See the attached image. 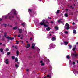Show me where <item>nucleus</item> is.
Instances as JSON below:
<instances>
[{"label":"nucleus","mask_w":78,"mask_h":78,"mask_svg":"<svg viewBox=\"0 0 78 78\" xmlns=\"http://www.w3.org/2000/svg\"><path fill=\"white\" fill-rule=\"evenodd\" d=\"M12 18H13V17H14V16H12Z\"/></svg>","instance_id":"64"},{"label":"nucleus","mask_w":78,"mask_h":78,"mask_svg":"<svg viewBox=\"0 0 78 78\" xmlns=\"http://www.w3.org/2000/svg\"><path fill=\"white\" fill-rule=\"evenodd\" d=\"M74 6H75V4H74Z\"/></svg>","instance_id":"60"},{"label":"nucleus","mask_w":78,"mask_h":78,"mask_svg":"<svg viewBox=\"0 0 78 78\" xmlns=\"http://www.w3.org/2000/svg\"><path fill=\"white\" fill-rule=\"evenodd\" d=\"M15 48H17V46H16L15 47Z\"/></svg>","instance_id":"37"},{"label":"nucleus","mask_w":78,"mask_h":78,"mask_svg":"<svg viewBox=\"0 0 78 78\" xmlns=\"http://www.w3.org/2000/svg\"><path fill=\"white\" fill-rule=\"evenodd\" d=\"M34 46H35V44H33L32 46V48L34 49Z\"/></svg>","instance_id":"10"},{"label":"nucleus","mask_w":78,"mask_h":78,"mask_svg":"<svg viewBox=\"0 0 78 78\" xmlns=\"http://www.w3.org/2000/svg\"><path fill=\"white\" fill-rule=\"evenodd\" d=\"M30 47V44H27L26 46V48H29Z\"/></svg>","instance_id":"9"},{"label":"nucleus","mask_w":78,"mask_h":78,"mask_svg":"<svg viewBox=\"0 0 78 78\" xmlns=\"http://www.w3.org/2000/svg\"><path fill=\"white\" fill-rule=\"evenodd\" d=\"M3 49H0V51H1V52H2V51H3Z\"/></svg>","instance_id":"27"},{"label":"nucleus","mask_w":78,"mask_h":78,"mask_svg":"<svg viewBox=\"0 0 78 78\" xmlns=\"http://www.w3.org/2000/svg\"><path fill=\"white\" fill-rule=\"evenodd\" d=\"M7 55H10V52H7Z\"/></svg>","instance_id":"29"},{"label":"nucleus","mask_w":78,"mask_h":78,"mask_svg":"<svg viewBox=\"0 0 78 78\" xmlns=\"http://www.w3.org/2000/svg\"><path fill=\"white\" fill-rule=\"evenodd\" d=\"M65 10H66V11H68V9H66Z\"/></svg>","instance_id":"48"},{"label":"nucleus","mask_w":78,"mask_h":78,"mask_svg":"<svg viewBox=\"0 0 78 78\" xmlns=\"http://www.w3.org/2000/svg\"><path fill=\"white\" fill-rule=\"evenodd\" d=\"M1 20H2V19H1V18H0V21H1Z\"/></svg>","instance_id":"53"},{"label":"nucleus","mask_w":78,"mask_h":78,"mask_svg":"<svg viewBox=\"0 0 78 78\" xmlns=\"http://www.w3.org/2000/svg\"><path fill=\"white\" fill-rule=\"evenodd\" d=\"M5 62L6 63V64H8V63H9V60L8 59H6L5 61Z\"/></svg>","instance_id":"6"},{"label":"nucleus","mask_w":78,"mask_h":78,"mask_svg":"<svg viewBox=\"0 0 78 78\" xmlns=\"http://www.w3.org/2000/svg\"><path fill=\"white\" fill-rule=\"evenodd\" d=\"M69 48L71 49V48H72V46H71V45H69Z\"/></svg>","instance_id":"36"},{"label":"nucleus","mask_w":78,"mask_h":78,"mask_svg":"<svg viewBox=\"0 0 78 78\" xmlns=\"http://www.w3.org/2000/svg\"><path fill=\"white\" fill-rule=\"evenodd\" d=\"M67 59H69V58H70V57L69 56H67Z\"/></svg>","instance_id":"25"},{"label":"nucleus","mask_w":78,"mask_h":78,"mask_svg":"<svg viewBox=\"0 0 78 78\" xmlns=\"http://www.w3.org/2000/svg\"><path fill=\"white\" fill-rule=\"evenodd\" d=\"M73 33H74L75 34H76V30H74L73 31Z\"/></svg>","instance_id":"12"},{"label":"nucleus","mask_w":78,"mask_h":78,"mask_svg":"<svg viewBox=\"0 0 78 78\" xmlns=\"http://www.w3.org/2000/svg\"><path fill=\"white\" fill-rule=\"evenodd\" d=\"M70 8H71L72 9H73V8H74V7H72V6H70Z\"/></svg>","instance_id":"34"},{"label":"nucleus","mask_w":78,"mask_h":78,"mask_svg":"<svg viewBox=\"0 0 78 78\" xmlns=\"http://www.w3.org/2000/svg\"><path fill=\"white\" fill-rule=\"evenodd\" d=\"M58 23H59L61 22V20H58Z\"/></svg>","instance_id":"32"},{"label":"nucleus","mask_w":78,"mask_h":78,"mask_svg":"<svg viewBox=\"0 0 78 78\" xmlns=\"http://www.w3.org/2000/svg\"><path fill=\"white\" fill-rule=\"evenodd\" d=\"M19 51L18 50H17V52H16V53L17 55V56H19Z\"/></svg>","instance_id":"15"},{"label":"nucleus","mask_w":78,"mask_h":78,"mask_svg":"<svg viewBox=\"0 0 78 78\" xmlns=\"http://www.w3.org/2000/svg\"><path fill=\"white\" fill-rule=\"evenodd\" d=\"M18 30L20 31V33H22V30L20 29H18Z\"/></svg>","instance_id":"13"},{"label":"nucleus","mask_w":78,"mask_h":78,"mask_svg":"<svg viewBox=\"0 0 78 78\" xmlns=\"http://www.w3.org/2000/svg\"><path fill=\"white\" fill-rule=\"evenodd\" d=\"M19 66V65H17V64L15 65V67H18Z\"/></svg>","instance_id":"23"},{"label":"nucleus","mask_w":78,"mask_h":78,"mask_svg":"<svg viewBox=\"0 0 78 78\" xmlns=\"http://www.w3.org/2000/svg\"><path fill=\"white\" fill-rule=\"evenodd\" d=\"M21 42L22 44H23V41H21Z\"/></svg>","instance_id":"46"},{"label":"nucleus","mask_w":78,"mask_h":78,"mask_svg":"<svg viewBox=\"0 0 78 78\" xmlns=\"http://www.w3.org/2000/svg\"><path fill=\"white\" fill-rule=\"evenodd\" d=\"M2 43H0V45H2Z\"/></svg>","instance_id":"51"},{"label":"nucleus","mask_w":78,"mask_h":78,"mask_svg":"<svg viewBox=\"0 0 78 78\" xmlns=\"http://www.w3.org/2000/svg\"><path fill=\"white\" fill-rule=\"evenodd\" d=\"M64 44H65V45H67V44H68V43L67 42H65Z\"/></svg>","instance_id":"14"},{"label":"nucleus","mask_w":78,"mask_h":78,"mask_svg":"<svg viewBox=\"0 0 78 78\" xmlns=\"http://www.w3.org/2000/svg\"><path fill=\"white\" fill-rule=\"evenodd\" d=\"M77 45H78V42H77V43H76V44Z\"/></svg>","instance_id":"55"},{"label":"nucleus","mask_w":78,"mask_h":78,"mask_svg":"<svg viewBox=\"0 0 78 78\" xmlns=\"http://www.w3.org/2000/svg\"><path fill=\"white\" fill-rule=\"evenodd\" d=\"M66 27H65V29L67 30H69V28H70V26L69 25V24L67 23H66Z\"/></svg>","instance_id":"4"},{"label":"nucleus","mask_w":78,"mask_h":78,"mask_svg":"<svg viewBox=\"0 0 78 78\" xmlns=\"http://www.w3.org/2000/svg\"><path fill=\"white\" fill-rule=\"evenodd\" d=\"M44 63H42L41 66H44Z\"/></svg>","instance_id":"40"},{"label":"nucleus","mask_w":78,"mask_h":78,"mask_svg":"<svg viewBox=\"0 0 78 78\" xmlns=\"http://www.w3.org/2000/svg\"><path fill=\"white\" fill-rule=\"evenodd\" d=\"M4 26L5 27H6V24H4Z\"/></svg>","instance_id":"41"},{"label":"nucleus","mask_w":78,"mask_h":78,"mask_svg":"<svg viewBox=\"0 0 78 78\" xmlns=\"http://www.w3.org/2000/svg\"><path fill=\"white\" fill-rule=\"evenodd\" d=\"M17 28V27H13V30H16Z\"/></svg>","instance_id":"21"},{"label":"nucleus","mask_w":78,"mask_h":78,"mask_svg":"<svg viewBox=\"0 0 78 78\" xmlns=\"http://www.w3.org/2000/svg\"><path fill=\"white\" fill-rule=\"evenodd\" d=\"M11 12H12V13L13 12L14 15H16V16H17V14L16 13V10L15 9H13V10H12L11 11Z\"/></svg>","instance_id":"3"},{"label":"nucleus","mask_w":78,"mask_h":78,"mask_svg":"<svg viewBox=\"0 0 78 78\" xmlns=\"http://www.w3.org/2000/svg\"><path fill=\"white\" fill-rule=\"evenodd\" d=\"M16 44H19V41H16Z\"/></svg>","instance_id":"33"},{"label":"nucleus","mask_w":78,"mask_h":78,"mask_svg":"<svg viewBox=\"0 0 78 78\" xmlns=\"http://www.w3.org/2000/svg\"><path fill=\"white\" fill-rule=\"evenodd\" d=\"M12 59L14 60V59H15V57H14V56H12Z\"/></svg>","instance_id":"20"},{"label":"nucleus","mask_w":78,"mask_h":78,"mask_svg":"<svg viewBox=\"0 0 78 78\" xmlns=\"http://www.w3.org/2000/svg\"><path fill=\"white\" fill-rule=\"evenodd\" d=\"M74 73H75V72H76V73H78V72L76 71V70H75L74 71V72H73Z\"/></svg>","instance_id":"30"},{"label":"nucleus","mask_w":78,"mask_h":78,"mask_svg":"<svg viewBox=\"0 0 78 78\" xmlns=\"http://www.w3.org/2000/svg\"><path fill=\"white\" fill-rule=\"evenodd\" d=\"M59 11H60L59 10H57V14H59Z\"/></svg>","instance_id":"24"},{"label":"nucleus","mask_w":78,"mask_h":78,"mask_svg":"<svg viewBox=\"0 0 78 78\" xmlns=\"http://www.w3.org/2000/svg\"><path fill=\"white\" fill-rule=\"evenodd\" d=\"M40 63H42V61H40Z\"/></svg>","instance_id":"47"},{"label":"nucleus","mask_w":78,"mask_h":78,"mask_svg":"<svg viewBox=\"0 0 78 78\" xmlns=\"http://www.w3.org/2000/svg\"><path fill=\"white\" fill-rule=\"evenodd\" d=\"M73 64L74 65L75 64V62H73Z\"/></svg>","instance_id":"28"},{"label":"nucleus","mask_w":78,"mask_h":78,"mask_svg":"<svg viewBox=\"0 0 78 78\" xmlns=\"http://www.w3.org/2000/svg\"><path fill=\"white\" fill-rule=\"evenodd\" d=\"M48 61L49 62H50V61H49V60L48 59Z\"/></svg>","instance_id":"58"},{"label":"nucleus","mask_w":78,"mask_h":78,"mask_svg":"<svg viewBox=\"0 0 78 78\" xmlns=\"http://www.w3.org/2000/svg\"><path fill=\"white\" fill-rule=\"evenodd\" d=\"M9 50V49H8V48H6V51H8Z\"/></svg>","instance_id":"31"},{"label":"nucleus","mask_w":78,"mask_h":78,"mask_svg":"<svg viewBox=\"0 0 78 78\" xmlns=\"http://www.w3.org/2000/svg\"><path fill=\"white\" fill-rule=\"evenodd\" d=\"M32 38H30V40H32Z\"/></svg>","instance_id":"56"},{"label":"nucleus","mask_w":78,"mask_h":78,"mask_svg":"<svg viewBox=\"0 0 78 78\" xmlns=\"http://www.w3.org/2000/svg\"><path fill=\"white\" fill-rule=\"evenodd\" d=\"M29 11L31 12V10L30 9H29Z\"/></svg>","instance_id":"39"},{"label":"nucleus","mask_w":78,"mask_h":78,"mask_svg":"<svg viewBox=\"0 0 78 78\" xmlns=\"http://www.w3.org/2000/svg\"><path fill=\"white\" fill-rule=\"evenodd\" d=\"M73 25H75V23L74 22H73L72 23Z\"/></svg>","instance_id":"42"},{"label":"nucleus","mask_w":78,"mask_h":78,"mask_svg":"<svg viewBox=\"0 0 78 78\" xmlns=\"http://www.w3.org/2000/svg\"><path fill=\"white\" fill-rule=\"evenodd\" d=\"M72 56H75V57H76L78 55L77 54H76V52H74V53L72 54Z\"/></svg>","instance_id":"5"},{"label":"nucleus","mask_w":78,"mask_h":78,"mask_svg":"<svg viewBox=\"0 0 78 78\" xmlns=\"http://www.w3.org/2000/svg\"><path fill=\"white\" fill-rule=\"evenodd\" d=\"M18 37H20V35H19Z\"/></svg>","instance_id":"43"},{"label":"nucleus","mask_w":78,"mask_h":78,"mask_svg":"<svg viewBox=\"0 0 78 78\" xmlns=\"http://www.w3.org/2000/svg\"><path fill=\"white\" fill-rule=\"evenodd\" d=\"M63 22H62H62H61V23H63Z\"/></svg>","instance_id":"62"},{"label":"nucleus","mask_w":78,"mask_h":78,"mask_svg":"<svg viewBox=\"0 0 78 78\" xmlns=\"http://www.w3.org/2000/svg\"><path fill=\"white\" fill-rule=\"evenodd\" d=\"M42 22H41L40 23V24L41 25H43L44 27L48 26V22H45V20H43Z\"/></svg>","instance_id":"1"},{"label":"nucleus","mask_w":78,"mask_h":78,"mask_svg":"<svg viewBox=\"0 0 78 78\" xmlns=\"http://www.w3.org/2000/svg\"><path fill=\"white\" fill-rule=\"evenodd\" d=\"M26 71L27 72H28V71H29V69H26Z\"/></svg>","instance_id":"38"},{"label":"nucleus","mask_w":78,"mask_h":78,"mask_svg":"<svg viewBox=\"0 0 78 78\" xmlns=\"http://www.w3.org/2000/svg\"><path fill=\"white\" fill-rule=\"evenodd\" d=\"M13 47H14V46H13Z\"/></svg>","instance_id":"63"},{"label":"nucleus","mask_w":78,"mask_h":78,"mask_svg":"<svg viewBox=\"0 0 78 78\" xmlns=\"http://www.w3.org/2000/svg\"><path fill=\"white\" fill-rule=\"evenodd\" d=\"M50 23H53V21H51V22Z\"/></svg>","instance_id":"45"},{"label":"nucleus","mask_w":78,"mask_h":78,"mask_svg":"<svg viewBox=\"0 0 78 78\" xmlns=\"http://www.w3.org/2000/svg\"><path fill=\"white\" fill-rule=\"evenodd\" d=\"M4 36L7 39H9V40H12V39H14V38H11L9 36L6 37V34H7V33L6 32H5L4 33Z\"/></svg>","instance_id":"2"},{"label":"nucleus","mask_w":78,"mask_h":78,"mask_svg":"<svg viewBox=\"0 0 78 78\" xmlns=\"http://www.w3.org/2000/svg\"><path fill=\"white\" fill-rule=\"evenodd\" d=\"M15 59L16 62H17V61H18V58H16Z\"/></svg>","instance_id":"17"},{"label":"nucleus","mask_w":78,"mask_h":78,"mask_svg":"<svg viewBox=\"0 0 78 78\" xmlns=\"http://www.w3.org/2000/svg\"><path fill=\"white\" fill-rule=\"evenodd\" d=\"M48 19H50V20L51 19V18H50V17H48Z\"/></svg>","instance_id":"44"},{"label":"nucleus","mask_w":78,"mask_h":78,"mask_svg":"<svg viewBox=\"0 0 78 78\" xmlns=\"http://www.w3.org/2000/svg\"><path fill=\"white\" fill-rule=\"evenodd\" d=\"M51 36V34H50L49 35V36Z\"/></svg>","instance_id":"49"},{"label":"nucleus","mask_w":78,"mask_h":78,"mask_svg":"<svg viewBox=\"0 0 78 78\" xmlns=\"http://www.w3.org/2000/svg\"><path fill=\"white\" fill-rule=\"evenodd\" d=\"M50 30V27H48L46 28V30L48 31H49Z\"/></svg>","instance_id":"11"},{"label":"nucleus","mask_w":78,"mask_h":78,"mask_svg":"<svg viewBox=\"0 0 78 78\" xmlns=\"http://www.w3.org/2000/svg\"><path fill=\"white\" fill-rule=\"evenodd\" d=\"M53 44L51 43L50 45V47L51 48H53Z\"/></svg>","instance_id":"7"},{"label":"nucleus","mask_w":78,"mask_h":78,"mask_svg":"<svg viewBox=\"0 0 78 78\" xmlns=\"http://www.w3.org/2000/svg\"><path fill=\"white\" fill-rule=\"evenodd\" d=\"M26 42H27V43H28V41H27Z\"/></svg>","instance_id":"59"},{"label":"nucleus","mask_w":78,"mask_h":78,"mask_svg":"<svg viewBox=\"0 0 78 78\" xmlns=\"http://www.w3.org/2000/svg\"><path fill=\"white\" fill-rule=\"evenodd\" d=\"M75 49H76V48H75V47L73 48V51H74L75 50Z\"/></svg>","instance_id":"22"},{"label":"nucleus","mask_w":78,"mask_h":78,"mask_svg":"<svg viewBox=\"0 0 78 78\" xmlns=\"http://www.w3.org/2000/svg\"><path fill=\"white\" fill-rule=\"evenodd\" d=\"M22 25H23V26H24V25H25V24L24 23H22Z\"/></svg>","instance_id":"35"},{"label":"nucleus","mask_w":78,"mask_h":78,"mask_svg":"<svg viewBox=\"0 0 78 78\" xmlns=\"http://www.w3.org/2000/svg\"><path fill=\"white\" fill-rule=\"evenodd\" d=\"M55 28L56 30H58V29L59 28L58 27H57V26H55Z\"/></svg>","instance_id":"18"},{"label":"nucleus","mask_w":78,"mask_h":78,"mask_svg":"<svg viewBox=\"0 0 78 78\" xmlns=\"http://www.w3.org/2000/svg\"><path fill=\"white\" fill-rule=\"evenodd\" d=\"M47 77H49V78H51V76L49 75H47Z\"/></svg>","instance_id":"19"},{"label":"nucleus","mask_w":78,"mask_h":78,"mask_svg":"<svg viewBox=\"0 0 78 78\" xmlns=\"http://www.w3.org/2000/svg\"><path fill=\"white\" fill-rule=\"evenodd\" d=\"M65 16L66 17H68V14L67 13H66L65 14Z\"/></svg>","instance_id":"16"},{"label":"nucleus","mask_w":78,"mask_h":78,"mask_svg":"<svg viewBox=\"0 0 78 78\" xmlns=\"http://www.w3.org/2000/svg\"><path fill=\"white\" fill-rule=\"evenodd\" d=\"M56 38L55 37H53L52 38V41H56Z\"/></svg>","instance_id":"8"},{"label":"nucleus","mask_w":78,"mask_h":78,"mask_svg":"<svg viewBox=\"0 0 78 78\" xmlns=\"http://www.w3.org/2000/svg\"><path fill=\"white\" fill-rule=\"evenodd\" d=\"M77 63H78V60L77 61Z\"/></svg>","instance_id":"57"},{"label":"nucleus","mask_w":78,"mask_h":78,"mask_svg":"<svg viewBox=\"0 0 78 78\" xmlns=\"http://www.w3.org/2000/svg\"><path fill=\"white\" fill-rule=\"evenodd\" d=\"M61 44V45H63V43H62Z\"/></svg>","instance_id":"50"},{"label":"nucleus","mask_w":78,"mask_h":78,"mask_svg":"<svg viewBox=\"0 0 78 78\" xmlns=\"http://www.w3.org/2000/svg\"><path fill=\"white\" fill-rule=\"evenodd\" d=\"M65 33H66V34H68V31H65Z\"/></svg>","instance_id":"26"},{"label":"nucleus","mask_w":78,"mask_h":78,"mask_svg":"<svg viewBox=\"0 0 78 78\" xmlns=\"http://www.w3.org/2000/svg\"><path fill=\"white\" fill-rule=\"evenodd\" d=\"M10 27H12V25H10Z\"/></svg>","instance_id":"54"},{"label":"nucleus","mask_w":78,"mask_h":78,"mask_svg":"<svg viewBox=\"0 0 78 78\" xmlns=\"http://www.w3.org/2000/svg\"><path fill=\"white\" fill-rule=\"evenodd\" d=\"M21 39H23V37H21Z\"/></svg>","instance_id":"52"},{"label":"nucleus","mask_w":78,"mask_h":78,"mask_svg":"<svg viewBox=\"0 0 78 78\" xmlns=\"http://www.w3.org/2000/svg\"><path fill=\"white\" fill-rule=\"evenodd\" d=\"M44 78H46V76H45Z\"/></svg>","instance_id":"61"}]
</instances>
